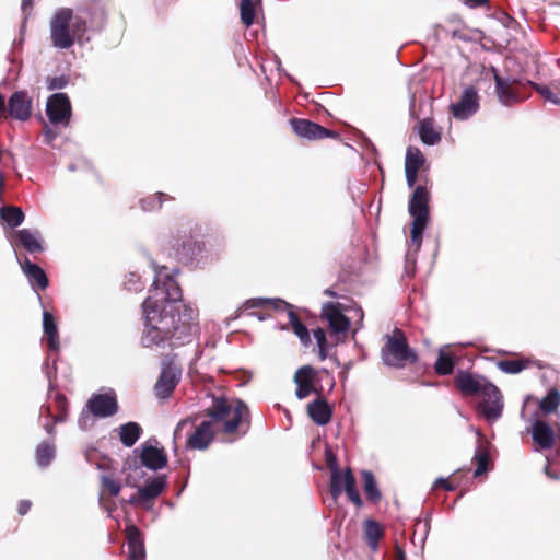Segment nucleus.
I'll return each mask as SVG.
<instances>
[{
    "label": "nucleus",
    "mask_w": 560,
    "mask_h": 560,
    "mask_svg": "<svg viewBox=\"0 0 560 560\" xmlns=\"http://www.w3.org/2000/svg\"><path fill=\"white\" fill-rule=\"evenodd\" d=\"M528 359L502 360L497 363L500 371L506 374H517L529 366Z\"/></svg>",
    "instance_id": "e433bc0d"
},
{
    "label": "nucleus",
    "mask_w": 560,
    "mask_h": 560,
    "mask_svg": "<svg viewBox=\"0 0 560 560\" xmlns=\"http://www.w3.org/2000/svg\"><path fill=\"white\" fill-rule=\"evenodd\" d=\"M86 408L93 416L98 418H106L115 415L118 409L115 393L110 390L106 394L93 395L89 399Z\"/></svg>",
    "instance_id": "9b49d317"
},
{
    "label": "nucleus",
    "mask_w": 560,
    "mask_h": 560,
    "mask_svg": "<svg viewBox=\"0 0 560 560\" xmlns=\"http://www.w3.org/2000/svg\"><path fill=\"white\" fill-rule=\"evenodd\" d=\"M394 560H406L405 552L399 546L395 548Z\"/></svg>",
    "instance_id": "69168bd1"
},
{
    "label": "nucleus",
    "mask_w": 560,
    "mask_h": 560,
    "mask_svg": "<svg viewBox=\"0 0 560 560\" xmlns=\"http://www.w3.org/2000/svg\"><path fill=\"white\" fill-rule=\"evenodd\" d=\"M343 311L340 303H326L322 310V314L337 340H340V335L345 336L350 328V319L343 314Z\"/></svg>",
    "instance_id": "1a4fd4ad"
},
{
    "label": "nucleus",
    "mask_w": 560,
    "mask_h": 560,
    "mask_svg": "<svg viewBox=\"0 0 560 560\" xmlns=\"http://www.w3.org/2000/svg\"><path fill=\"white\" fill-rule=\"evenodd\" d=\"M43 331L47 338L49 350L58 351L60 348V342L57 323L54 316L47 311H44L43 313Z\"/></svg>",
    "instance_id": "4be33fe9"
},
{
    "label": "nucleus",
    "mask_w": 560,
    "mask_h": 560,
    "mask_svg": "<svg viewBox=\"0 0 560 560\" xmlns=\"http://www.w3.org/2000/svg\"><path fill=\"white\" fill-rule=\"evenodd\" d=\"M180 369L175 364L164 365L154 386L156 396L160 398L170 397L180 380Z\"/></svg>",
    "instance_id": "f8f14e48"
},
{
    "label": "nucleus",
    "mask_w": 560,
    "mask_h": 560,
    "mask_svg": "<svg viewBox=\"0 0 560 560\" xmlns=\"http://www.w3.org/2000/svg\"><path fill=\"white\" fill-rule=\"evenodd\" d=\"M314 370L310 365H304L294 374L295 384H313Z\"/></svg>",
    "instance_id": "a18cd8bd"
},
{
    "label": "nucleus",
    "mask_w": 560,
    "mask_h": 560,
    "mask_svg": "<svg viewBox=\"0 0 560 560\" xmlns=\"http://www.w3.org/2000/svg\"><path fill=\"white\" fill-rule=\"evenodd\" d=\"M56 138H57V132L54 131L50 127H46L45 131H44L45 143L51 144Z\"/></svg>",
    "instance_id": "6e6d98bb"
},
{
    "label": "nucleus",
    "mask_w": 560,
    "mask_h": 560,
    "mask_svg": "<svg viewBox=\"0 0 560 560\" xmlns=\"http://www.w3.org/2000/svg\"><path fill=\"white\" fill-rule=\"evenodd\" d=\"M141 433L142 429L136 422H128L118 428L119 440L126 447L133 446Z\"/></svg>",
    "instance_id": "cd10ccee"
},
{
    "label": "nucleus",
    "mask_w": 560,
    "mask_h": 560,
    "mask_svg": "<svg viewBox=\"0 0 560 560\" xmlns=\"http://www.w3.org/2000/svg\"><path fill=\"white\" fill-rule=\"evenodd\" d=\"M31 505H32V503L28 500L20 501L19 506H18L19 514L20 515H25L30 511Z\"/></svg>",
    "instance_id": "4d7b16f0"
},
{
    "label": "nucleus",
    "mask_w": 560,
    "mask_h": 560,
    "mask_svg": "<svg viewBox=\"0 0 560 560\" xmlns=\"http://www.w3.org/2000/svg\"><path fill=\"white\" fill-rule=\"evenodd\" d=\"M296 397L299 399L306 398L313 392V384H296Z\"/></svg>",
    "instance_id": "603ef678"
},
{
    "label": "nucleus",
    "mask_w": 560,
    "mask_h": 560,
    "mask_svg": "<svg viewBox=\"0 0 560 560\" xmlns=\"http://www.w3.org/2000/svg\"><path fill=\"white\" fill-rule=\"evenodd\" d=\"M91 411L86 408V410H83L78 419V424L81 429L85 430L92 424V416Z\"/></svg>",
    "instance_id": "3c124183"
},
{
    "label": "nucleus",
    "mask_w": 560,
    "mask_h": 560,
    "mask_svg": "<svg viewBox=\"0 0 560 560\" xmlns=\"http://www.w3.org/2000/svg\"><path fill=\"white\" fill-rule=\"evenodd\" d=\"M207 415L218 429L221 425L222 430L230 434L234 433L242 423L248 422L249 409L240 399L215 397L207 409Z\"/></svg>",
    "instance_id": "20e7f679"
},
{
    "label": "nucleus",
    "mask_w": 560,
    "mask_h": 560,
    "mask_svg": "<svg viewBox=\"0 0 560 560\" xmlns=\"http://www.w3.org/2000/svg\"><path fill=\"white\" fill-rule=\"evenodd\" d=\"M50 40L57 49H69L74 43L82 45L90 40L88 21L82 13H74L69 8L57 10L49 23Z\"/></svg>",
    "instance_id": "f03ea898"
},
{
    "label": "nucleus",
    "mask_w": 560,
    "mask_h": 560,
    "mask_svg": "<svg viewBox=\"0 0 560 560\" xmlns=\"http://www.w3.org/2000/svg\"><path fill=\"white\" fill-rule=\"evenodd\" d=\"M47 83H48L49 90H59V89H63L68 84V80L63 75L54 77V78H49Z\"/></svg>",
    "instance_id": "8fccbe9b"
},
{
    "label": "nucleus",
    "mask_w": 560,
    "mask_h": 560,
    "mask_svg": "<svg viewBox=\"0 0 560 560\" xmlns=\"http://www.w3.org/2000/svg\"><path fill=\"white\" fill-rule=\"evenodd\" d=\"M187 423H188V420H186V419L180 420V421L177 423V425H176V428H175V430H174V439H175V440H177V439H179V438H180V433H182L183 429L187 425Z\"/></svg>",
    "instance_id": "bf43d9fd"
},
{
    "label": "nucleus",
    "mask_w": 560,
    "mask_h": 560,
    "mask_svg": "<svg viewBox=\"0 0 560 560\" xmlns=\"http://www.w3.org/2000/svg\"><path fill=\"white\" fill-rule=\"evenodd\" d=\"M494 82L497 95L501 104L510 106L520 102V97L514 90V80L502 78L494 72Z\"/></svg>",
    "instance_id": "a211bd4d"
},
{
    "label": "nucleus",
    "mask_w": 560,
    "mask_h": 560,
    "mask_svg": "<svg viewBox=\"0 0 560 560\" xmlns=\"http://www.w3.org/2000/svg\"><path fill=\"white\" fill-rule=\"evenodd\" d=\"M36 462L40 467H47L56 455L55 444L52 442H42L36 447Z\"/></svg>",
    "instance_id": "2f4dec72"
},
{
    "label": "nucleus",
    "mask_w": 560,
    "mask_h": 560,
    "mask_svg": "<svg viewBox=\"0 0 560 560\" xmlns=\"http://www.w3.org/2000/svg\"><path fill=\"white\" fill-rule=\"evenodd\" d=\"M1 219L10 226L16 228L24 220L23 211L18 207H3L0 211Z\"/></svg>",
    "instance_id": "c9c22d12"
},
{
    "label": "nucleus",
    "mask_w": 560,
    "mask_h": 560,
    "mask_svg": "<svg viewBox=\"0 0 560 560\" xmlns=\"http://www.w3.org/2000/svg\"><path fill=\"white\" fill-rule=\"evenodd\" d=\"M463 2L470 8H479L487 4L488 0H463Z\"/></svg>",
    "instance_id": "052dcab7"
},
{
    "label": "nucleus",
    "mask_w": 560,
    "mask_h": 560,
    "mask_svg": "<svg viewBox=\"0 0 560 560\" xmlns=\"http://www.w3.org/2000/svg\"><path fill=\"white\" fill-rule=\"evenodd\" d=\"M101 481H102V488L104 490H107L110 495L116 497L119 494L120 489H121V485L119 481H117L108 476H105V475L101 477Z\"/></svg>",
    "instance_id": "09e8293b"
},
{
    "label": "nucleus",
    "mask_w": 560,
    "mask_h": 560,
    "mask_svg": "<svg viewBox=\"0 0 560 560\" xmlns=\"http://www.w3.org/2000/svg\"><path fill=\"white\" fill-rule=\"evenodd\" d=\"M546 459H547V464H546V466H545V468H544L545 474H546L549 478H551V479H559V474H557L556 471H553V470L551 469V462H550V459H549L548 457H547Z\"/></svg>",
    "instance_id": "13d9d810"
},
{
    "label": "nucleus",
    "mask_w": 560,
    "mask_h": 560,
    "mask_svg": "<svg viewBox=\"0 0 560 560\" xmlns=\"http://www.w3.org/2000/svg\"><path fill=\"white\" fill-rule=\"evenodd\" d=\"M162 196H164V194L159 192V194H155V195H152V196H149V197L142 199L140 201L141 208L144 211H153V210H156V209L161 208V206H162V200H161Z\"/></svg>",
    "instance_id": "de8ad7c7"
},
{
    "label": "nucleus",
    "mask_w": 560,
    "mask_h": 560,
    "mask_svg": "<svg viewBox=\"0 0 560 560\" xmlns=\"http://www.w3.org/2000/svg\"><path fill=\"white\" fill-rule=\"evenodd\" d=\"M364 534L366 542L372 551H376L378 547V540L383 536V529L380 524L373 520H366L364 522Z\"/></svg>",
    "instance_id": "7c9ffc66"
},
{
    "label": "nucleus",
    "mask_w": 560,
    "mask_h": 560,
    "mask_svg": "<svg viewBox=\"0 0 560 560\" xmlns=\"http://www.w3.org/2000/svg\"><path fill=\"white\" fill-rule=\"evenodd\" d=\"M43 427H44L45 431H46L48 434H50V435H52V434H54V432H55L54 424L49 423L48 421H45V422L43 423Z\"/></svg>",
    "instance_id": "774afa93"
},
{
    "label": "nucleus",
    "mask_w": 560,
    "mask_h": 560,
    "mask_svg": "<svg viewBox=\"0 0 560 560\" xmlns=\"http://www.w3.org/2000/svg\"><path fill=\"white\" fill-rule=\"evenodd\" d=\"M285 311H288L289 323L294 334L300 338L303 345L307 346L311 342L307 328L300 322L296 314L291 310V306Z\"/></svg>",
    "instance_id": "72a5a7b5"
},
{
    "label": "nucleus",
    "mask_w": 560,
    "mask_h": 560,
    "mask_svg": "<svg viewBox=\"0 0 560 560\" xmlns=\"http://www.w3.org/2000/svg\"><path fill=\"white\" fill-rule=\"evenodd\" d=\"M343 491L349 500L357 506H361L363 504L362 499L355 489V480L350 469L346 470V477L343 478Z\"/></svg>",
    "instance_id": "58836bf2"
},
{
    "label": "nucleus",
    "mask_w": 560,
    "mask_h": 560,
    "mask_svg": "<svg viewBox=\"0 0 560 560\" xmlns=\"http://www.w3.org/2000/svg\"><path fill=\"white\" fill-rule=\"evenodd\" d=\"M346 477V471H340L338 467L331 468V483H330V494L337 500L343 491V478Z\"/></svg>",
    "instance_id": "79ce46f5"
},
{
    "label": "nucleus",
    "mask_w": 560,
    "mask_h": 560,
    "mask_svg": "<svg viewBox=\"0 0 560 560\" xmlns=\"http://www.w3.org/2000/svg\"><path fill=\"white\" fill-rule=\"evenodd\" d=\"M46 114L54 125H68L71 117V104L65 93H55L48 97Z\"/></svg>",
    "instance_id": "6e6552de"
},
{
    "label": "nucleus",
    "mask_w": 560,
    "mask_h": 560,
    "mask_svg": "<svg viewBox=\"0 0 560 560\" xmlns=\"http://www.w3.org/2000/svg\"><path fill=\"white\" fill-rule=\"evenodd\" d=\"M406 180L409 188H412L417 182L418 171L412 168H405Z\"/></svg>",
    "instance_id": "864d4df0"
},
{
    "label": "nucleus",
    "mask_w": 560,
    "mask_h": 560,
    "mask_svg": "<svg viewBox=\"0 0 560 560\" xmlns=\"http://www.w3.org/2000/svg\"><path fill=\"white\" fill-rule=\"evenodd\" d=\"M451 113L455 119L467 120L479 109V95L474 86L464 89L459 100L451 104Z\"/></svg>",
    "instance_id": "0eeeda50"
},
{
    "label": "nucleus",
    "mask_w": 560,
    "mask_h": 560,
    "mask_svg": "<svg viewBox=\"0 0 560 560\" xmlns=\"http://www.w3.org/2000/svg\"><path fill=\"white\" fill-rule=\"evenodd\" d=\"M166 476H158L147 482L145 486L139 488V500L145 504L149 501L158 498L166 488Z\"/></svg>",
    "instance_id": "aec40b11"
},
{
    "label": "nucleus",
    "mask_w": 560,
    "mask_h": 560,
    "mask_svg": "<svg viewBox=\"0 0 560 560\" xmlns=\"http://www.w3.org/2000/svg\"><path fill=\"white\" fill-rule=\"evenodd\" d=\"M218 428L212 421L203 420L196 427L194 433L188 438L187 445L194 450H205L213 440L214 433Z\"/></svg>",
    "instance_id": "4468645a"
},
{
    "label": "nucleus",
    "mask_w": 560,
    "mask_h": 560,
    "mask_svg": "<svg viewBox=\"0 0 560 560\" xmlns=\"http://www.w3.org/2000/svg\"><path fill=\"white\" fill-rule=\"evenodd\" d=\"M429 191L423 186H418L409 201L410 215H429Z\"/></svg>",
    "instance_id": "412c9836"
},
{
    "label": "nucleus",
    "mask_w": 560,
    "mask_h": 560,
    "mask_svg": "<svg viewBox=\"0 0 560 560\" xmlns=\"http://www.w3.org/2000/svg\"><path fill=\"white\" fill-rule=\"evenodd\" d=\"M133 454L136 456L128 458L124 465L126 483L131 487H135L137 480L142 476V467L156 471L167 464L166 453L158 446L156 440L144 442L133 451Z\"/></svg>",
    "instance_id": "7ed1b4c3"
},
{
    "label": "nucleus",
    "mask_w": 560,
    "mask_h": 560,
    "mask_svg": "<svg viewBox=\"0 0 560 560\" xmlns=\"http://www.w3.org/2000/svg\"><path fill=\"white\" fill-rule=\"evenodd\" d=\"M326 459H327L328 465L330 466V469L332 467H337L335 456L332 455V452L330 450L326 451Z\"/></svg>",
    "instance_id": "e2e57ef3"
},
{
    "label": "nucleus",
    "mask_w": 560,
    "mask_h": 560,
    "mask_svg": "<svg viewBox=\"0 0 560 560\" xmlns=\"http://www.w3.org/2000/svg\"><path fill=\"white\" fill-rule=\"evenodd\" d=\"M262 0H241L240 15L242 23L249 27L256 16V10L261 5Z\"/></svg>",
    "instance_id": "c756f323"
},
{
    "label": "nucleus",
    "mask_w": 560,
    "mask_h": 560,
    "mask_svg": "<svg viewBox=\"0 0 560 560\" xmlns=\"http://www.w3.org/2000/svg\"><path fill=\"white\" fill-rule=\"evenodd\" d=\"M419 137L427 145H434L441 141V132L434 128L433 121L423 119L419 125Z\"/></svg>",
    "instance_id": "c85d7f7f"
},
{
    "label": "nucleus",
    "mask_w": 560,
    "mask_h": 560,
    "mask_svg": "<svg viewBox=\"0 0 560 560\" xmlns=\"http://www.w3.org/2000/svg\"><path fill=\"white\" fill-rule=\"evenodd\" d=\"M424 156L418 148L409 147L406 152L405 168H412L419 171L424 164Z\"/></svg>",
    "instance_id": "ea45409f"
},
{
    "label": "nucleus",
    "mask_w": 560,
    "mask_h": 560,
    "mask_svg": "<svg viewBox=\"0 0 560 560\" xmlns=\"http://www.w3.org/2000/svg\"><path fill=\"white\" fill-rule=\"evenodd\" d=\"M386 342L382 349L383 362L393 368H404L406 363L417 361L416 352L409 347L401 329L395 328L390 335L385 336Z\"/></svg>",
    "instance_id": "39448f33"
},
{
    "label": "nucleus",
    "mask_w": 560,
    "mask_h": 560,
    "mask_svg": "<svg viewBox=\"0 0 560 560\" xmlns=\"http://www.w3.org/2000/svg\"><path fill=\"white\" fill-rule=\"evenodd\" d=\"M481 395L482 400L478 405V410L488 422L493 423L502 416L504 407L503 396L500 389L492 383L483 387Z\"/></svg>",
    "instance_id": "423d86ee"
},
{
    "label": "nucleus",
    "mask_w": 560,
    "mask_h": 560,
    "mask_svg": "<svg viewBox=\"0 0 560 560\" xmlns=\"http://www.w3.org/2000/svg\"><path fill=\"white\" fill-rule=\"evenodd\" d=\"M144 347L176 348L189 343L198 332L197 312L182 303V290L166 269L156 272L153 288L142 303Z\"/></svg>",
    "instance_id": "f257e3e1"
},
{
    "label": "nucleus",
    "mask_w": 560,
    "mask_h": 560,
    "mask_svg": "<svg viewBox=\"0 0 560 560\" xmlns=\"http://www.w3.org/2000/svg\"><path fill=\"white\" fill-rule=\"evenodd\" d=\"M533 88L546 101L552 103L553 105L560 106V95L557 94L551 89V86L539 84V83H533Z\"/></svg>",
    "instance_id": "37998d69"
},
{
    "label": "nucleus",
    "mask_w": 560,
    "mask_h": 560,
    "mask_svg": "<svg viewBox=\"0 0 560 560\" xmlns=\"http://www.w3.org/2000/svg\"><path fill=\"white\" fill-rule=\"evenodd\" d=\"M307 413L318 425L327 424L331 418V409L324 399H316L308 404Z\"/></svg>",
    "instance_id": "5701e85b"
},
{
    "label": "nucleus",
    "mask_w": 560,
    "mask_h": 560,
    "mask_svg": "<svg viewBox=\"0 0 560 560\" xmlns=\"http://www.w3.org/2000/svg\"><path fill=\"white\" fill-rule=\"evenodd\" d=\"M152 268H153V270H154V278L156 277V272H158V271H160L161 269H166V270H167V273L170 275V277H171L174 281H176V280H175V278H174L175 269H172V271H171V270H170L167 267H165V266H161V267H159V266H156V265H154V264H152ZM175 283L178 285V283H177V282H175Z\"/></svg>",
    "instance_id": "680f3d73"
},
{
    "label": "nucleus",
    "mask_w": 560,
    "mask_h": 560,
    "mask_svg": "<svg viewBox=\"0 0 560 560\" xmlns=\"http://www.w3.org/2000/svg\"><path fill=\"white\" fill-rule=\"evenodd\" d=\"M5 113H7L5 97L3 94L0 93V119L5 115Z\"/></svg>",
    "instance_id": "0e129e2a"
},
{
    "label": "nucleus",
    "mask_w": 560,
    "mask_h": 560,
    "mask_svg": "<svg viewBox=\"0 0 560 560\" xmlns=\"http://www.w3.org/2000/svg\"><path fill=\"white\" fill-rule=\"evenodd\" d=\"M530 433L537 451L550 448L555 443L556 434L552 428L544 420H535L532 424Z\"/></svg>",
    "instance_id": "dca6fc26"
},
{
    "label": "nucleus",
    "mask_w": 560,
    "mask_h": 560,
    "mask_svg": "<svg viewBox=\"0 0 560 560\" xmlns=\"http://www.w3.org/2000/svg\"><path fill=\"white\" fill-rule=\"evenodd\" d=\"M450 346L440 348L439 355L434 364L435 372L440 375H448L453 373L454 362L453 359L446 353Z\"/></svg>",
    "instance_id": "473e14b6"
},
{
    "label": "nucleus",
    "mask_w": 560,
    "mask_h": 560,
    "mask_svg": "<svg viewBox=\"0 0 560 560\" xmlns=\"http://www.w3.org/2000/svg\"><path fill=\"white\" fill-rule=\"evenodd\" d=\"M20 244L30 253H38L44 249L38 231L22 229L16 232Z\"/></svg>",
    "instance_id": "393cba45"
},
{
    "label": "nucleus",
    "mask_w": 560,
    "mask_h": 560,
    "mask_svg": "<svg viewBox=\"0 0 560 560\" xmlns=\"http://www.w3.org/2000/svg\"><path fill=\"white\" fill-rule=\"evenodd\" d=\"M362 481L368 499L373 502H377L381 499V492L377 488L373 474L369 470L362 471Z\"/></svg>",
    "instance_id": "4c0bfd02"
},
{
    "label": "nucleus",
    "mask_w": 560,
    "mask_h": 560,
    "mask_svg": "<svg viewBox=\"0 0 560 560\" xmlns=\"http://www.w3.org/2000/svg\"><path fill=\"white\" fill-rule=\"evenodd\" d=\"M488 452L487 450L482 447H478L476 451V454L474 456V460L477 464V468L474 472V476L480 477L482 474L487 471V465H488Z\"/></svg>",
    "instance_id": "c03bdc74"
},
{
    "label": "nucleus",
    "mask_w": 560,
    "mask_h": 560,
    "mask_svg": "<svg viewBox=\"0 0 560 560\" xmlns=\"http://www.w3.org/2000/svg\"><path fill=\"white\" fill-rule=\"evenodd\" d=\"M456 386L466 395L482 394L483 387L490 384L485 377L468 372H459L455 378Z\"/></svg>",
    "instance_id": "f3484780"
},
{
    "label": "nucleus",
    "mask_w": 560,
    "mask_h": 560,
    "mask_svg": "<svg viewBox=\"0 0 560 560\" xmlns=\"http://www.w3.org/2000/svg\"><path fill=\"white\" fill-rule=\"evenodd\" d=\"M54 405L56 407L57 412L55 415L51 413V407H43L40 410L39 418H52L54 422H63L67 419V408L68 402L63 395L57 394L54 399Z\"/></svg>",
    "instance_id": "a878e982"
},
{
    "label": "nucleus",
    "mask_w": 560,
    "mask_h": 560,
    "mask_svg": "<svg viewBox=\"0 0 560 560\" xmlns=\"http://www.w3.org/2000/svg\"><path fill=\"white\" fill-rule=\"evenodd\" d=\"M439 487H442V488H444V489H445V490H447V491H453V490H455V487H454V486H452V485H451V483H450L445 478H443V477H439V478L434 481V483H433V488H434V489H435V488H439Z\"/></svg>",
    "instance_id": "5fc2aeb1"
},
{
    "label": "nucleus",
    "mask_w": 560,
    "mask_h": 560,
    "mask_svg": "<svg viewBox=\"0 0 560 560\" xmlns=\"http://www.w3.org/2000/svg\"><path fill=\"white\" fill-rule=\"evenodd\" d=\"M548 86H551V89L560 95V79L558 80H553L552 82H550V84Z\"/></svg>",
    "instance_id": "338daca9"
},
{
    "label": "nucleus",
    "mask_w": 560,
    "mask_h": 560,
    "mask_svg": "<svg viewBox=\"0 0 560 560\" xmlns=\"http://www.w3.org/2000/svg\"><path fill=\"white\" fill-rule=\"evenodd\" d=\"M313 336L318 347L319 359L324 361L327 358L326 332L323 328H317L313 330Z\"/></svg>",
    "instance_id": "49530a36"
},
{
    "label": "nucleus",
    "mask_w": 560,
    "mask_h": 560,
    "mask_svg": "<svg viewBox=\"0 0 560 560\" xmlns=\"http://www.w3.org/2000/svg\"><path fill=\"white\" fill-rule=\"evenodd\" d=\"M413 218L411 225V243L418 250L421 246L422 234L427 225L428 215H411Z\"/></svg>",
    "instance_id": "f704fd0d"
},
{
    "label": "nucleus",
    "mask_w": 560,
    "mask_h": 560,
    "mask_svg": "<svg viewBox=\"0 0 560 560\" xmlns=\"http://www.w3.org/2000/svg\"><path fill=\"white\" fill-rule=\"evenodd\" d=\"M7 112L16 120H28L33 112V102L28 93L25 91L14 92L8 101Z\"/></svg>",
    "instance_id": "9d476101"
},
{
    "label": "nucleus",
    "mask_w": 560,
    "mask_h": 560,
    "mask_svg": "<svg viewBox=\"0 0 560 560\" xmlns=\"http://www.w3.org/2000/svg\"><path fill=\"white\" fill-rule=\"evenodd\" d=\"M19 262L34 291L45 290L48 287L49 281L43 268L32 262L28 258L19 260Z\"/></svg>",
    "instance_id": "2eb2a0df"
},
{
    "label": "nucleus",
    "mask_w": 560,
    "mask_h": 560,
    "mask_svg": "<svg viewBox=\"0 0 560 560\" xmlns=\"http://www.w3.org/2000/svg\"><path fill=\"white\" fill-rule=\"evenodd\" d=\"M560 405V392L557 388H551L546 397L540 401V409L545 413H551L558 409Z\"/></svg>",
    "instance_id": "a19ab883"
},
{
    "label": "nucleus",
    "mask_w": 560,
    "mask_h": 560,
    "mask_svg": "<svg viewBox=\"0 0 560 560\" xmlns=\"http://www.w3.org/2000/svg\"><path fill=\"white\" fill-rule=\"evenodd\" d=\"M129 560H144L145 550L140 530L135 525L126 528Z\"/></svg>",
    "instance_id": "6ab92c4d"
},
{
    "label": "nucleus",
    "mask_w": 560,
    "mask_h": 560,
    "mask_svg": "<svg viewBox=\"0 0 560 560\" xmlns=\"http://www.w3.org/2000/svg\"><path fill=\"white\" fill-rule=\"evenodd\" d=\"M77 13H82L88 21V34L91 38L92 34L98 33L103 30L106 23V14L102 8H95L93 10H80Z\"/></svg>",
    "instance_id": "b1692460"
},
{
    "label": "nucleus",
    "mask_w": 560,
    "mask_h": 560,
    "mask_svg": "<svg viewBox=\"0 0 560 560\" xmlns=\"http://www.w3.org/2000/svg\"><path fill=\"white\" fill-rule=\"evenodd\" d=\"M290 125L299 137L308 140H316L335 136L334 131H330L325 127L307 119L292 118L290 120Z\"/></svg>",
    "instance_id": "ddd939ff"
},
{
    "label": "nucleus",
    "mask_w": 560,
    "mask_h": 560,
    "mask_svg": "<svg viewBox=\"0 0 560 560\" xmlns=\"http://www.w3.org/2000/svg\"><path fill=\"white\" fill-rule=\"evenodd\" d=\"M272 307L275 310H287L290 307V304H288L285 301L281 299H262V298H254L247 300L243 306L238 310V313L236 317L240 316V313L242 308L249 310V308H262V307Z\"/></svg>",
    "instance_id": "bb28decb"
}]
</instances>
